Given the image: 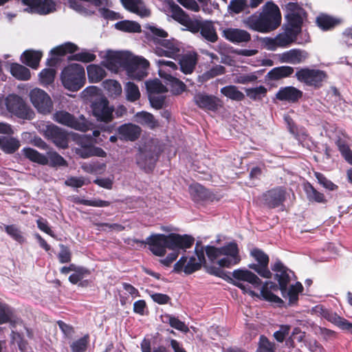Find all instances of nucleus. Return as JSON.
<instances>
[{"label": "nucleus", "mask_w": 352, "mask_h": 352, "mask_svg": "<svg viewBox=\"0 0 352 352\" xmlns=\"http://www.w3.org/2000/svg\"><path fill=\"white\" fill-rule=\"evenodd\" d=\"M22 154L29 160L38 163L41 165H47L48 164V159L47 157L38 153L37 151H36L34 148L27 147L23 148L21 150Z\"/></svg>", "instance_id": "4c0bfd02"}, {"label": "nucleus", "mask_w": 352, "mask_h": 352, "mask_svg": "<svg viewBox=\"0 0 352 352\" xmlns=\"http://www.w3.org/2000/svg\"><path fill=\"white\" fill-rule=\"evenodd\" d=\"M28 12L47 14L56 10L53 0H21Z\"/></svg>", "instance_id": "f3484780"}, {"label": "nucleus", "mask_w": 352, "mask_h": 352, "mask_svg": "<svg viewBox=\"0 0 352 352\" xmlns=\"http://www.w3.org/2000/svg\"><path fill=\"white\" fill-rule=\"evenodd\" d=\"M169 241V250L177 251L184 250L190 248L194 243L195 238L188 234H179L177 233H170L168 234Z\"/></svg>", "instance_id": "6ab92c4d"}, {"label": "nucleus", "mask_w": 352, "mask_h": 352, "mask_svg": "<svg viewBox=\"0 0 352 352\" xmlns=\"http://www.w3.org/2000/svg\"><path fill=\"white\" fill-rule=\"evenodd\" d=\"M194 101L199 107L210 111H216L220 102L217 97L203 93L197 94L194 96Z\"/></svg>", "instance_id": "bb28decb"}, {"label": "nucleus", "mask_w": 352, "mask_h": 352, "mask_svg": "<svg viewBox=\"0 0 352 352\" xmlns=\"http://www.w3.org/2000/svg\"><path fill=\"white\" fill-rule=\"evenodd\" d=\"M121 1L126 9L141 17H147L151 14L150 10L142 0H121Z\"/></svg>", "instance_id": "7c9ffc66"}, {"label": "nucleus", "mask_w": 352, "mask_h": 352, "mask_svg": "<svg viewBox=\"0 0 352 352\" xmlns=\"http://www.w3.org/2000/svg\"><path fill=\"white\" fill-rule=\"evenodd\" d=\"M146 35L154 41L156 45L168 37L167 32L157 26L148 25L146 28Z\"/></svg>", "instance_id": "ea45409f"}, {"label": "nucleus", "mask_w": 352, "mask_h": 352, "mask_svg": "<svg viewBox=\"0 0 352 352\" xmlns=\"http://www.w3.org/2000/svg\"><path fill=\"white\" fill-rule=\"evenodd\" d=\"M20 146L19 140L15 138L0 136V148L6 153H14L19 148Z\"/></svg>", "instance_id": "f704fd0d"}, {"label": "nucleus", "mask_w": 352, "mask_h": 352, "mask_svg": "<svg viewBox=\"0 0 352 352\" xmlns=\"http://www.w3.org/2000/svg\"><path fill=\"white\" fill-rule=\"evenodd\" d=\"M181 46L175 39H165L155 47V53L159 56L176 59L180 54Z\"/></svg>", "instance_id": "dca6fc26"}, {"label": "nucleus", "mask_w": 352, "mask_h": 352, "mask_svg": "<svg viewBox=\"0 0 352 352\" xmlns=\"http://www.w3.org/2000/svg\"><path fill=\"white\" fill-rule=\"evenodd\" d=\"M106 164L98 161L84 162L81 164V168L84 172L90 174H102L106 170Z\"/></svg>", "instance_id": "a19ab883"}, {"label": "nucleus", "mask_w": 352, "mask_h": 352, "mask_svg": "<svg viewBox=\"0 0 352 352\" xmlns=\"http://www.w3.org/2000/svg\"><path fill=\"white\" fill-rule=\"evenodd\" d=\"M221 256L232 257L236 260H241L239 249L236 242H230L220 248Z\"/></svg>", "instance_id": "09e8293b"}, {"label": "nucleus", "mask_w": 352, "mask_h": 352, "mask_svg": "<svg viewBox=\"0 0 352 352\" xmlns=\"http://www.w3.org/2000/svg\"><path fill=\"white\" fill-rule=\"evenodd\" d=\"M232 278H229L230 280L229 283L239 288L244 294H248L252 297L260 298V295L252 290L250 287L241 283V281L248 282L255 288L258 287L262 284V280L257 275L250 270L240 268L234 270L232 272Z\"/></svg>", "instance_id": "7ed1b4c3"}, {"label": "nucleus", "mask_w": 352, "mask_h": 352, "mask_svg": "<svg viewBox=\"0 0 352 352\" xmlns=\"http://www.w3.org/2000/svg\"><path fill=\"white\" fill-rule=\"evenodd\" d=\"M309 58V53L300 49H292L278 54V60L283 63L298 65L303 63Z\"/></svg>", "instance_id": "412c9836"}, {"label": "nucleus", "mask_w": 352, "mask_h": 352, "mask_svg": "<svg viewBox=\"0 0 352 352\" xmlns=\"http://www.w3.org/2000/svg\"><path fill=\"white\" fill-rule=\"evenodd\" d=\"M53 119L60 124L82 132L88 131L90 126V123L84 116L81 115L76 118L65 111H56L53 115Z\"/></svg>", "instance_id": "6e6552de"}, {"label": "nucleus", "mask_w": 352, "mask_h": 352, "mask_svg": "<svg viewBox=\"0 0 352 352\" xmlns=\"http://www.w3.org/2000/svg\"><path fill=\"white\" fill-rule=\"evenodd\" d=\"M300 32L291 25H285L283 31L274 38H264L263 43L265 47L271 51H274L277 48H286L296 41L297 36Z\"/></svg>", "instance_id": "39448f33"}, {"label": "nucleus", "mask_w": 352, "mask_h": 352, "mask_svg": "<svg viewBox=\"0 0 352 352\" xmlns=\"http://www.w3.org/2000/svg\"><path fill=\"white\" fill-rule=\"evenodd\" d=\"M19 322H23L16 317L14 309L8 304L0 302V325L9 323L10 327L15 328Z\"/></svg>", "instance_id": "a878e982"}, {"label": "nucleus", "mask_w": 352, "mask_h": 352, "mask_svg": "<svg viewBox=\"0 0 352 352\" xmlns=\"http://www.w3.org/2000/svg\"><path fill=\"white\" fill-rule=\"evenodd\" d=\"M165 317L168 319V322L171 327L185 333L189 331V329L186 324L181 321L178 318L171 315H166Z\"/></svg>", "instance_id": "69168bd1"}, {"label": "nucleus", "mask_w": 352, "mask_h": 352, "mask_svg": "<svg viewBox=\"0 0 352 352\" xmlns=\"http://www.w3.org/2000/svg\"><path fill=\"white\" fill-rule=\"evenodd\" d=\"M294 72L291 66H280L272 69L269 73L270 77L273 80H279L290 76Z\"/></svg>", "instance_id": "37998d69"}, {"label": "nucleus", "mask_w": 352, "mask_h": 352, "mask_svg": "<svg viewBox=\"0 0 352 352\" xmlns=\"http://www.w3.org/2000/svg\"><path fill=\"white\" fill-rule=\"evenodd\" d=\"M288 25L301 31L303 19L306 16L305 10L297 3L290 2L285 6Z\"/></svg>", "instance_id": "2eb2a0df"}, {"label": "nucleus", "mask_w": 352, "mask_h": 352, "mask_svg": "<svg viewBox=\"0 0 352 352\" xmlns=\"http://www.w3.org/2000/svg\"><path fill=\"white\" fill-rule=\"evenodd\" d=\"M271 269L272 271L276 272L274 278L277 280L279 284V289L281 292L282 296H285L287 285L291 280L289 273L292 272L278 259L276 260L273 265H272Z\"/></svg>", "instance_id": "aec40b11"}, {"label": "nucleus", "mask_w": 352, "mask_h": 352, "mask_svg": "<svg viewBox=\"0 0 352 352\" xmlns=\"http://www.w3.org/2000/svg\"><path fill=\"white\" fill-rule=\"evenodd\" d=\"M197 63V54L189 52L181 56L179 60L181 71L185 74H190L194 71Z\"/></svg>", "instance_id": "c756f323"}, {"label": "nucleus", "mask_w": 352, "mask_h": 352, "mask_svg": "<svg viewBox=\"0 0 352 352\" xmlns=\"http://www.w3.org/2000/svg\"><path fill=\"white\" fill-rule=\"evenodd\" d=\"M142 352H169L167 348L163 345L155 347L151 350V344L149 339L144 338L140 344Z\"/></svg>", "instance_id": "774afa93"}, {"label": "nucleus", "mask_w": 352, "mask_h": 352, "mask_svg": "<svg viewBox=\"0 0 352 352\" xmlns=\"http://www.w3.org/2000/svg\"><path fill=\"white\" fill-rule=\"evenodd\" d=\"M221 93L227 98L236 101H242L245 98L243 92L235 85H228L221 89Z\"/></svg>", "instance_id": "c03bdc74"}, {"label": "nucleus", "mask_w": 352, "mask_h": 352, "mask_svg": "<svg viewBox=\"0 0 352 352\" xmlns=\"http://www.w3.org/2000/svg\"><path fill=\"white\" fill-rule=\"evenodd\" d=\"M137 122L145 125L151 129H155L160 126L158 121L154 116L146 111L138 112L135 116Z\"/></svg>", "instance_id": "c9c22d12"}, {"label": "nucleus", "mask_w": 352, "mask_h": 352, "mask_svg": "<svg viewBox=\"0 0 352 352\" xmlns=\"http://www.w3.org/2000/svg\"><path fill=\"white\" fill-rule=\"evenodd\" d=\"M187 259V256H182L174 265L173 272L177 274H179L182 272H184L186 274L188 275L201 269V263L197 262L195 257L191 256L189 258L188 263Z\"/></svg>", "instance_id": "4be33fe9"}, {"label": "nucleus", "mask_w": 352, "mask_h": 352, "mask_svg": "<svg viewBox=\"0 0 352 352\" xmlns=\"http://www.w3.org/2000/svg\"><path fill=\"white\" fill-rule=\"evenodd\" d=\"M190 193L193 200L196 202L210 199V193L202 186L199 184L192 185L190 187Z\"/></svg>", "instance_id": "58836bf2"}, {"label": "nucleus", "mask_w": 352, "mask_h": 352, "mask_svg": "<svg viewBox=\"0 0 352 352\" xmlns=\"http://www.w3.org/2000/svg\"><path fill=\"white\" fill-rule=\"evenodd\" d=\"M146 243L149 245L150 251L157 256H164L166 253V248L169 249L168 235L163 234L148 236L146 239Z\"/></svg>", "instance_id": "a211bd4d"}, {"label": "nucleus", "mask_w": 352, "mask_h": 352, "mask_svg": "<svg viewBox=\"0 0 352 352\" xmlns=\"http://www.w3.org/2000/svg\"><path fill=\"white\" fill-rule=\"evenodd\" d=\"M250 255L258 262V263L266 270H270L268 267L270 258L267 254L258 248H254L250 252Z\"/></svg>", "instance_id": "3c124183"}, {"label": "nucleus", "mask_w": 352, "mask_h": 352, "mask_svg": "<svg viewBox=\"0 0 352 352\" xmlns=\"http://www.w3.org/2000/svg\"><path fill=\"white\" fill-rule=\"evenodd\" d=\"M30 101L38 112L47 114L52 111L53 103L50 96L43 90L35 88L30 92Z\"/></svg>", "instance_id": "ddd939ff"}, {"label": "nucleus", "mask_w": 352, "mask_h": 352, "mask_svg": "<svg viewBox=\"0 0 352 352\" xmlns=\"http://www.w3.org/2000/svg\"><path fill=\"white\" fill-rule=\"evenodd\" d=\"M316 23L321 29L327 30L338 24V21L328 15L322 14L317 17Z\"/></svg>", "instance_id": "864d4df0"}, {"label": "nucleus", "mask_w": 352, "mask_h": 352, "mask_svg": "<svg viewBox=\"0 0 352 352\" xmlns=\"http://www.w3.org/2000/svg\"><path fill=\"white\" fill-rule=\"evenodd\" d=\"M60 79L65 89L76 91L85 85L86 80L85 69L80 64H70L62 71Z\"/></svg>", "instance_id": "f03ea898"}, {"label": "nucleus", "mask_w": 352, "mask_h": 352, "mask_svg": "<svg viewBox=\"0 0 352 352\" xmlns=\"http://www.w3.org/2000/svg\"><path fill=\"white\" fill-rule=\"evenodd\" d=\"M234 82L237 84L247 85L255 82L258 77L256 73L235 74H234Z\"/></svg>", "instance_id": "bf43d9fd"}, {"label": "nucleus", "mask_w": 352, "mask_h": 352, "mask_svg": "<svg viewBox=\"0 0 352 352\" xmlns=\"http://www.w3.org/2000/svg\"><path fill=\"white\" fill-rule=\"evenodd\" d=\"M115 28L120 31L129 33H138L141 32L140 25L133 21H121L115 24Z\"/></svg>", "instance_id": "79ce46f5"}, {"label": "nucleus", "mask_w": 352, "mask_h": 352, "mask_svg": "<svg viewBox=\"0 0 352 352\" xmlns=\"http://www.w3.org/2000/svg\"><path fill=\"white\" fill-rule=\"evenodd\" d=\"M10 72L13 76L21 80H28L31 77L30 69L17 63L11 65Z\"/></svg>", "instance_id": "49530a36"}, {"label": "nucleus", "mask_w": 352, "mask_h": 352, "mask_svg": "<svg viewBox=\"0 0 352 352\" xmlns=\"http://www.w3.org/2000/svg\"><path fill=\"white\" fill-rule=\"evenodd\" d=\"M146 85L150 94H162L168 91L167 88L157 79L146 82Z\"/></svg>", "instance_id": "052dcab7"}, {"label": "nucleus", "mask_w": 352, "mask_h": 352, "mask_svg": "<svg viewBox=\"0 0 352 352\" xmlns=\"http://www.w3.org/2000/svg\"><path fill=\"white\" fill-rule=\"evenodd\" d=\"M159 75L166 80V84L170 87L171 91L174 94L182 93L185 89V84L173 76V73L177 69V65L173 61L159 60Z\"/></svg>", "instance_id": "423d86ee"}, {"label": "nucleus", "mask_w": 352, "mask_h": 352, "mask_svg": "<svg viewBox=\"0 0 352 352\" xmlns=\"http://www.w3.org/2000/svg\"><path fill=\"white\" fill-rule=\"evenodd\" d=\"M103 87L112 97H117L122 94L121 85L115 80H106L103 82Z\"/></svg>", "instance_id": "8fccbe9b"}, {"label": "nucleus", "mask_w": 352, "mask_h": 352, "mask_svg": "<svg viewBox=\"0 0 352 352\" xmlns=\"http://www.w3.org/2000/svg\"><path fill=\"white\" fill-rule=\"evenodd\" d=\"M199 33L208 42L215 43L218 40L216 28L212 21H203Z\"/></svg>", "instance_id": "473e14b6"}, {"label": "nucleus", "mask_w": 352, "mask_h": 352, "mask_svg": "<svg viewBox=\"0 0 352 352\" xmlns=\"http://www.w3.org/2000/svg\"><path fill=\"white\" fill-rule=\"evenodd\" d=\"M303 290V287L302 284L299 282H297L295 285H292L290 286L289 289H287L286 293H285V296L288 297L289 304L290 305L296 304L298 300V295Z\"/></svg>", "instance_id": "de8ad7c7"}, {"label": "nucleus", "mask_w": 352, "mask_h": 352, "mask_svg": "<svg viewBox=\"0 0 352 352\" xmlns=\"http://www.w3.org/2000/svg\"><path fill=\"white\" fill-rule=\"evenodd\" d=\"M282 21L278 6L273 1L265 3L260 13H254L243 20V25L254 31L267 33L277 29Z\"/></svg>", "instance_id": "f257e3e1"}, {"label": "nucleus", "mask_w": 352, "mask_h": 352, "mask_svg": "<svg viewBox=\"0 0 352 352\" xmlns=\"http://www.w3.org/2000/svg\"><path fill=\"white\" fill-rule=\"evenodd\" d=\"M275 344L270 342L265 336L261 335L259 338L256 352H275Z\"/></svg>", "instance_id": "4d7b16f0"}, {"label": "nucleus", "mask_w": 352, "mask_h": 352, "mask_svg": "<svg viewBox=\"0 0 352 352\" xmlns=\"http://www.w3.org/2000/svg\"><path fill=\"white\" fill-rule=\"evenodd\" d=\"M124 91L128 101L135 102L140 97L139 88L133 82H128L124 86Z\"/></svg>", "instance_id": "603ef678"}, {"label": "nucleus", "mask_w": 352, "mask_h": 352, "mask_svg": "<svg viewBox=\"0 0 352 352\" xmlns=\"http://www.w3.org/2000/svg\"><path fill=\"white\" fill-rule=\"evenodd\" d=\"M56 72L54 69H44L39 74L41 83L47 86L54 82Z\"/></svg>", "instance_id": "0e129e2a"}, {"label": "nucleus", "mask_w": 352, "mask_h": 352, "mask_svg": "<svg viewBox=\"0 0 352 352\" xmlns=\"http://www.w3.org/2000/svg\"><path fill=\"white\" fill-rule=\"evenodd\" d=\"M148 66L149 63L146 59L131 54L125 70L129 78L140 80L147 75Z\"/></svg>", "instance_id": "9d476101"}, {"label": "nucleus", "mask_w": 352, "mask_h": 352, "mask_svg": "<svg viewBox=\"0 0 352 352\" xmlns=\"http://www.w3.org/2000/svg\"><path fill=\"white\" fill-rule=\"evenodd\" d=\"M91 107L93 116L98 121L109 123L113 119L114 108L106 98L100 97L95 100Z\"/></svg>", "instance_id": "f8f14e48"}, {"label": "nucleus", "mask_w": 352, "mask_h": 352, "mask_svg": "<svg viewBox=\"0 0 352 352\" xmlns=\"http://www.w3.org/2000/svg\"><path fill=\"white\" fill-rule=\"evenodd\" d=\"M43 135L50 140L57 147L66 148L68 146L67 133L58 126L50 123H42L39 126Z\"/></svg>", "instance_id": "1a4fd4ad"}, {"label": "nucleus", "mask_w": 352, "mask_h": 352, "mask_svg": "<svg viewBox=\"0 0 352 352\" xmlns=\"http://www.w3.org/2000/svg\"><path fill=\"white\" fill-rule=\"evenodd\" d=\"M285 199V192L281 188H275L268 191L265 195V204L270 208L278 207Z\"/></svg>", "instance_id": "2f4dec72"}, {"label": "nucleus", "mask_w": 352, "mask_h": 352, "mask_svg": "<svg viewBox=\"0 0 352 352\" xmlns=\"http://www.w3.org/2000/svg\"><path fill=\"white\" fill-rule=\"evenodd\" d=\"M323 316L328 321L333 323L343 331L352 334V322L329 310L323 311Z\"/></svg>", "instance_id": "c85d7f7f"}, {"label": "nucleus", "mask_w": 352, "mask_h": 352, "mask_svg": "<svg viewBox=\"0 0 352 352\" xmlns=\"http://www.w3.org/2000/svg\"><path fill=\"white\" fill-rule=\"evenodd\" d=\"M77 50V46L72 43H66L51 50V54L63 56L67 53H73Z\"/></svg>", "instance_id": "e2e57ef3"}, {"label": "nucleus", "mask_w": 352, "mask_h": 352, "mask_svg": "<svg viewBox=\"0 0 352 352\" xmlns=\"http://www.w3.org/2000/svg\"><path fill=\"white\" fill-rule=\"evenodd\" d=\"M117 131L120 140L133 142L140 137L142 130L138 125L127 123L120 126Z\"/></svg>", "instance_id": "393cba45"}, {"label": "nucleus", "mask_w": 352, "mask_h": 352, "mask_svg": "<svg viewBox=\"0 0 352 352\" xmlns=\"http://www.w3.org/2000/svg\"><path fill=\"white\" fill-rule=\"evenodd\" d=\"M3 226L6 233L14 240L19 242V243H23L25 241V238L23 236L21 231L16 225H3Z\"/></svg>", "instance_id": "680f3d73"}, {"label": "nucleus", "mask_w": 352, "mask_h": 352, "mask_svg": "<svg viewBox=\"0 0 352 352\" xmlns=\"http://www.w3.org/2000/svg\"><path fill=\"white\" fill-rule=\"evenodd\" d=\"M4 104L8 111L23 119L30 120L34 112L23 100L16 94H10L4 99Z\"/></svg>", "instance_id": "0eeeda50"}, {"label": "nucleus", "mask_w": 352, "mask_h": 352, "mask_svg": "<svg viewBox=\"0 0 352 352\" xmlns=\"http://www.w3.org/2000/svg\"><path fill=\"white\" fill-rule=\"evenodd\" d=\"M302 91L296 87L287 86L280 88L276 94V98L280 101L294 103L298 102L302 97Z\"/></svg>", "instance_id": "b1692460"}, {"label": "nucleus", "mask_w": 352, "mask_h": 352, "mask_svg": "<svg viewBox=\"0 0 352 352\" xmlns=\"http://www.w3.org/2000/svg\"><path fill=\"white\" fill-rule=\"evenodd\" d=\"M279 289V284H276L272 281H266L261 289V296L266 301L274 302L276 304H283V300L278 296L275 295L272 291H277Z\"/></svg>", "instance_id": "cd10ccee"}, {"label": "nucleus", "mask_w": 352, "mask_h": 352, "mask_svg": "<svg viewBox=\"0 0 352 352\" xmlns=\"http://www.w3.org/2000/svg\"><path fill=\"white\" fill-rule=\"evenodd\" d=\"M89 179L84 177H70L65 182V184L66 186L73 188H80L84 185L89 184Z\"/></svg>", "instance_id": "338daca9"}, {"label": "nucleus", "mask_w": 352, "mask_h": 352, "mask_svg": "<svg viewBox=\"0 0 352 352\" xmlns=\"http://www.w3.org/2000/svg\"><path fill=\"white\" fill-rule=\"evenodd\" d=\"M164 8L168 14L193 34L200 32L203 21L191 19L173 0H165Z\"/></svg>", "instance_id": "20e7f679"}, {"label": "nucleus", "mask_w": 352, "mask_h": 352, "mask_svg": "<svg viewBox=\"0 0 352 352\" xmlns=\"http://www.w3.org/2000/svg\"><path fill=\"white\" fill-rule=\"evenodd\" d=\"M222 36L233 43H248L251 39L250 34L246 30L233 28L223 29Z\"/></svg>", "instance_id": "5701e85b"}, {"label": "nucleus", "mask_w": 352, "mask_h": 352, "mask_svg": "<svg viewBox=\"0 0 352 352\" xmlns=\"http://www.w3.org/2000/svg\"><path fill=\"white\" fill-rule=\"evenodd\" d=\"M130 54L127 52L107 50L104 56L102 65L108 69L117 72L120 67H126Z\"/></svg>", "instance_id": "4468645a"}, {"label": "nucleus", "mask_w": 352, "mask_h": 352, "mask_svg": "<svg viewBox=\"0 0 352 352\" xmlns=\"http://www.w3.org/2000/svg\"><path fill=\"white\" fill-rule=\"evenodd\" d=\"M48 159V164L52 167L67 166V161L58 153L55 151L48 152L46 156Z\"/></svg>", "instance_id": "13d9d810"}, {"label": "nucleus", "mask_w": 352, "mask_h": 352, "mask_svg": "<svg viewBox=\"0 0 352 352\" xmlns=\"http://www.w3.org/2000/svg\"><path fill=\"white\" fill-rule=\"evenodd\" d=\"M89 342V336L88 334L73 342L70 344L72 352H85L87 349Z\"/></svg>", "instance_id": "6e6d98bb"}, {"label": "nucleus", "mask_w": 352, "mask_h": 352, "mask_svg": "<svg viewBox=\"0 0 352 352\" xmlns=\"http://www.w3.org/2000/svg\"><path fill=\"white\" fill-rule=\"evenodd\" d=\"M304 190L307 195V198L309 201L316 202L318 204H325L327 202V199L324 194L318 191L311 184H305Z\"/></svg>", "instance_id": "e433bc0d"}, {"label": "nucleus", "mask_w": 352, "mask_h": 352, "mask_svg": "<svg viewBox=\"0 0 352 352\" xmlns=\"http://www.w3.org/2000/svg\"><path fill=\"white\" fill-rule=\"evenodd\" d=\"M88 78L91 82L100 81L106 75L104 69L96 65H90L87 68Z\"/></svg>", "instance_id": "a18cd8bd"}, {"label": "nucleus", "mask_w": 352, "mask_h": 352, "mask_svg": "<svg viewBox=\"0 0 352 352\" xmlns=\"http://www.w3.org/2000/svg\"><path fill=\"white\" fill-rule=\"evenodd\" d=\"M43 56L40 51L28 50L25 51L21 56L22 62L28 66L36 69Z\"/></svg>", "instance_id": "72a5a7b5"}, {"label": "nucleus", "mask_w": 352, "mask_h": 352, "mask_svg": "<svg viewBox=\"0 0 352 352\" xmlns=\"http://www.w3.org/2000/svg\"><path fill=\"white\" fill-rule=\"evenodd\" d=\"M295 76L299 82L314 87H320L327 78L324 72L308 67L298 69L296 72Z\"/></svg>", "instance_id": "9b49d317"}, {"label": "nucleus", "mask_w": 352, "mask_h": 352, "mask_svg": "<svg viewBox=\"0 0 352 352\" xmlns=\"http://www.w3.org/2000/svg\"><path fill=\"white\" fill-rule=\"evenodd\" d=\"M246 96L253 100H261L265 96L267 89L264 86L245 89Z\"/></svg>", "instance_id": "5fc2aeb1"}]
</instances>
